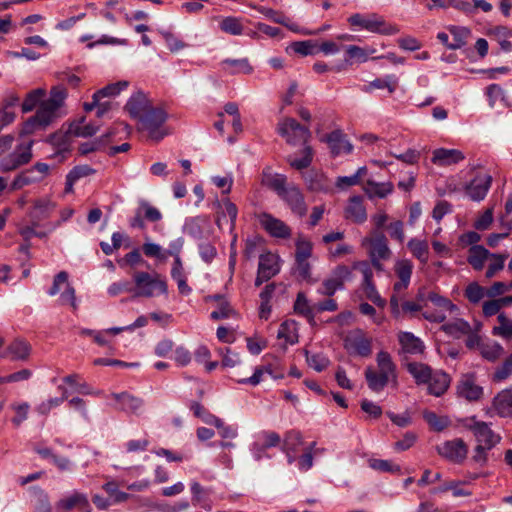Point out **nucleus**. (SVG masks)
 I'll list each match as a JSON object with an SVG mask.
<instances>
[{
    "label": "nucleus",
    "instance_id": "nucleus-10",
    "mask_svg": "<svg viewBox=\"0 0 512 512\" xmlns=\"http://www.w3.org/2000/svg\"><path fill=\"white\" fill-rule=\"evenodd\" d=\"M59 303L61 305H70L73 311L78 309L76 299V291L69 282V275L65 271H61L55 275L53 284L47 291L49 296H55L60 293Z\"/></svg>",
    "mask_w": 512,
    "mask_h": 512
},
{
    "label": "nucleus",
    "instance_id": "nucleus-43",
    "mask_svg": "<svg viewBox=\"0 0 512 512\" xmlns=\"http://www.w3.org/2000/svg\"><path fill=\"white\" fill-rule=\"evenodd\" d=\"M479 351L483 358L488 361H495L500 358L503 353V347L496 341L487 340L479 345Z\"/></svg>",
    "mask_w": 512,
    "mask_h": 512
},
{
    "label": "nucleus",
    "instance_id": "nucleus-11",
    "mask_svg": "<svg viewBox=\"0 0 512 512\" xmlns=\"http://www.w3.org/2000/svg\"><path fill=\"white\" fill-rule=\"evenodd\" d=\"M278 133L290 145H306L311 133L305 126L300 125L293 118H284L278 124Z\"/></svg>",
    "mask_w": 512,
    "mask_h": 512
},
{
    "label": "nucleus",
    "instance_id": "nucleus-24",
    "mask_svg": "<svg viewBox=\"0 0 512 512\" xmlns=\"http://www.w3.org/2000/svg\"><path fill=\"white\" fill-rule=\"evenodd\" d=\"M345 218L355 223L361 224L367 220V212L364 200L361 196H352L348 199L345 207Z\"/></svg>",
    "mask_w": 512,
    "mask_h": 512
},
{
    "label": "nucleus",
    "instance_id": "nucleus-31",
    "mask_svg": "<svg viewBox=\"0 0 512 512\" xmlns=\"http://www.w3.org/2000/svg\"><path fill=\"white\" fill-rule=\"evenodd\" d=\"M493 408L500 417L512 418V390L499 392L493 399Z\"/></svg>",
    "mask_w": 512,
    "mask_h": 512
},
{
    "label": "nucleus",
    "instance_id": "nucleus-17",
    "mask_svg": "<svg viewBox=\"0 0 512 512\" xmlns=\"http://www.w3.org/2000/svg\"><path fill=\"white\" fill-rule=\"evenodd\" d=\"M363 247H369V256L389 259L392 252L388 246V240L383 233L375 232L372 236L364 237L361 241Z\"/></svg>",
    "mask_w": 512,
    "mask_h": 512
},
{
    "label": "nucleus",
    "instance_id": "nucleus-51",
    "mask_svg": "<svg viewBox=\"0 0 512 512\" xmlns=\"http://www.w3.org/2000/svg\"><path fill=\"white\" fill-rule=\"evenodd\" d=\"M45 95L46 91L43 88L30 91L22 103V111L24 113L32 111L38 104L40 105Z\"/></svg>",
    "mask_w": 512,
    "mask_h": 512
},
{
    "label": "nucleus",
    "instance_id": "nucleus-33",
    "mask_svg": "<svg viewBox=\"0 0 512 512\" xmlns=\"http://www.w3.org/2000/svg\"><path fill=\"white\" fill-rule=\"evenodd\" d=\"M491 252L482 245H472L468 251L467 262L474 270L480 271L491 257Z\"/></svg>",
    "mask_w": 512,
    "mask_h": 512
},
{
    "label": "nucleus",
    "instance_id": "nucleus-13",
    "mask_svg": "<svg viewBox=\"0 0 512 512\" xmlns=\"http://www.w3.org/2000/svg\"><path fill=\"white\" fill-rule=\"evenodd\" d=\"M33 141L19 144L13 152L0 160V170L8 172L27 164L32 159Z\"/></svg>",
    "mask_w": 512,
    "mask_h": 512
},
{
    "label": "nucleus",
    "instance_id": "nucleus-59",
    "mask_svg": "<svg viewBox=\"0 0 512 512\" xmlns=\"http://www.w3.org/2000/svg\"><path fill=\"white\" fill-rule=\"evenodd\" d=\"M369 467L376 471L389 472V473H400L401 468L399 465L389 460L383 459H370L368 461Z\"/></svg>",
    "mask_w": 512,
    "mask_h": 512
},
{
    "label": "nucleus",
    "instance_id": "nucleus-45",
    "mask_svg": "<svg viewBox=\"0 0 512 512\" xmlns=\"http://www.w3.org/2000/svg\"><path fill=\"white\" fill-rule=\"evenodd\" d=\"M88 506L87 496L80 492H73L71 495L61 499L58 507L64 510H70L75 507L86 508Z\"/></svg>",
    "mask_w": 512,
    "mask_h": 512
},
{
    "label": "nucleus",
    "instance_id": "nucleus-16",
    "mask_svg": "<svg viewBox=\"0 0 512 512\" xmlns=\"http://www.w3.org/2000/svg\"><path fill=\"white\" fill-rule=\"evenodd\" d=\"M437 452L453 463H461L467 457L468 447L462 439L456 438L438 445Z\"/></svg>",
    "mask_w": 512,
    "mask_h": 512
},
{
    "label": "nucleus",
    "instance_id": "nucleus-46",
    "mask_svg": "<svg viewBox=\"0 0 512 512\" xmlns=\"http://www.w3.org/2000/svg\"><path fill=\"white\" fill-rule=\"evenodd\" d=\"M294 310L297 314L307 318L309 322L314 320V312L316 311L315 305L311 306L303 293H298L294 304Z\"/></svg>",
    "mask_w": 512,
    "mask_h": 512
},
{
    "label": "nucleus",
    "instance_id": "nucleus-6",
    "mask_svg": "<svg viewBox=\"0 0 512 512\" xmlns=\"http://www.w3.org/2000/svg\"><path fill=\"white\" fill-rule=\"evenodd\" d=\"M166 119L167 113L164 109L152 107L138 120V128L141 131L147 132L150 139L160 141L167 134L163 129Z\"/></svg>",
    "mask_w": 512,
    "mask_h": 512
},
{
    "label": "nucleus",
    "instance_id": "nucleus-21",
    "mask_svg": "<svg viewBox=\"0 0 512 512\" xmlns=\"http://www.w3.org/2000/svg\"><path fill=\"white\" fill-rule=\"evenodd\" d=\"M110 397L116 402L115 409L129 413L138 414L143 407V400L127 392L112 393Z\"/></svg>",
    "mask_w": 512,
    "mask_h": 512
},
{
    "label": "nucleus",
    "instance_id": "nucleus-52",
    "mask_svg": "<svg viewBox=\"0 0 512 512\" xmlns=\"http://www.w3.org/2000/svg\"><path fill=\"white\" fill-rule=\"evenodd\" d=\"M102 488L114 504L126 502L130 498V494L118 489V484L115 481L106 482Z\"/></svg>",
    "mask_w": 512,
    "mask_h": 512
},
{
    "label": "nucleus",
    "instance_id": "nucleus-9",
    "mask_svg": "<svg viewBox=\"0 0 512 512\" xmlns=\"http://www.w3.org/2000/svg\"><path fill=\"white\" fill-rule=\"evenodd\" d=\"M60 115V111L42 101L38 106L36 114L24 123L22 134H32L36 130L45 129L59 118Z\"/></svg>",
    "mask_w": 512,
    "mask_h": 512
},
{
    "label": "nucleus",
    "instance_id": "nucleus-54",
    "mask_svg": "<svg viewBox=\"0 0 512 512\" xmlns=\"http://www.w3.org/2000/svg\"><path fill=\"white\" fill-rule=\"evenodd\" d=\"M219 26L223 32L230 35H241L244 31V27L240 19L232 16L222 19Z\"/></svg>",
    "mask_w": 512,
    "mask_h": 512
},
{
    "label": "nucleus",
    "instance_id": "nucleus-2",
    "mask_svg": "<svg viewBox=\"0 0 512 512\" xmlns=\"http://www.w3.org/2000/svg\"><path fill=\"white\" fill-rule=\"evenodd\" d=\"M377 368L368 366L365 369V380L369 389L379 393L389 384L397 385V368L391 355L386 351H379L376 355Z\"/></svg>",
    "mask_w": 512,
    "mask_h": 512
},
{
    "label": "nucleus",
    "instance_id": "nucleus-50",
    "mask_svg": "<svg viewBox=\"0 0 512 512\" xmlns=\"http://www.w3.org/2000/svg\"><path fill=\"white\" fill-rule=\"evenodd\" d=\"M67 95L68 93L66 88L62 85H57L51 88L50 96L47 100H44V102L60 111L61 107L64 105Z\"/></svg>",
    "mask_w": 512,
    "mask_h": 512
},
{
    "label": "nucleus",
    "instance_id": "nucleus-4",
    "mask_svg": "<svg viewBox=\"0 0 512 512\" xmlns=\"http://www.w3.org/2000/svg\"><path fill=\"white\" fill-rule=\"evenodd\" d=\"M136 297L152 298L159 294H167L168 286L164 278L159 274H150L148 272H135L133 274Z\"/></svg>",
    "mask_w": 512,
    "mask_h": 512
},
{
    "label": "nucleus",
    "instance_id": "nucleus-39",
    "mask_svg": "<svg viewBox=\"0 0 512 512\" xmlns=\"http://www.w3.org/2000/svg\"><path fill=\"white\" fill-rule=\"evenodd\" d=\"M407 371L415 379L417 384H426L432 377L431 368L424 363L410 362L407 364Z\"/></svg>",
    "mask_w": 512,
    "mask_h": 512
},
{
    "label": "nucleus",
    "instance_id": "nucleus-34",
    "mask_svg": "<svg viewBox=\"0 0 512 512\" xmlns=\"http://www.w3.org/2000/svg\"><path fill=\"white\" fill-rule=\"evenodd\" d=\"M458 393L469 401H476L481 398L483 389L471 377L465 376L458 385Z\"/></svg>",
    "mask_w": 512,
    "mask_h": 512
},
{
    "label": "nucleus",
    "instance_id": "nucleus-35",
    "mask_svg": "<svg viewBox=\"0 0 512 512\" xmlns=\"http://www.w3.org/2000/svg\"><path fill=\"white\" fill-rule=\"evenodd\" d=\"M277 338L283 340L285 345H294L298 342V324L295 320L288 319L281 323Z\"/></svg>",
    "mask_w": 512,
    "mask_h": 512
},
{
    "label": "nucleus",
    "instance_id": "nucleus-53",
    "mask_svg": "<svg viewBox=\"0 0 512 512\" xmlns=\"http://www.w3.org/2000/svg\"><path fill=\"white\" fill-rule=\"evenodd\" d=\"M98 131V127L92 124H84V118L70 125L69 133L77 137H91Z\"/></svg>",
    "mask_w": 512,
    "mask_h": 512
},
{
    "label": "nucleus",
    "instance_id": "nucleus-57",
    "mask_svg": "<svg viewBox=\"0 0 512 512\" xmlns=\"http://www.w3.org/2000/svg\"><path fill=\"white\" fill-rule=\"evenodd\" d=\"M486 292L484 287L477 282H472L465 288L464 296L470 303L478 304L487 295Z\"/></svg>",
    "mask_w": 512,
    "mask_h": 512
},
{
    "label": "nucleus",
    "instance_id": "nucleus-36",
    "mask_svg": "<svg viewBox=\"0 0 512 512\" xmlns=\"http://www.w3.org/2000/svg\"><path fill=\"white\" fill-rule=\"evenodd\" d=\"M428 384V391L434 396H441L446 392L450 384V377L448 374L442 371L432 372Z\"/></svg>",
    "mask_w": 512,
    "mask_h": 512
},
{
    "label": "nucleus",
    "instance_id": "nucleus-64",
    "mask_svg": "<svg viewBox=\"0 0 512 512\" xmlns=\"http://www.w3.org/2000/svg\"><path fill=\"white\" fill-rule=\"evenodd\" d=\"M423 418L425 421L436 431H442L448 426V419L446 417H439L434 412L424 411Z\"/></svg>",
    "mask_w": 512,
    "mask_h": 512
},
{
    "label": "nucleus",
    "instance_id": "nucleus-22",
    "mask_svg": "<svg viewBox=\"0 0 512 512\" xmlns=\"http://www.w3.org/2000/svg\"><path fill=\"white\" fill-rule=\"evenodd\" d=\"M464 159L465 155L459 149L437 148L432 152L431 162L437 166H450Z\"/></svg>",
    "mask_w": 512,
    "mask_h": 512
},
{
    "label": "nucleus",
    "instance_id": "nucleus-27",
    "mask_svg": "<svg viewBox=\"0 0 512 512\" xmlns=\"http://www.w3.org/2000/svg\"><path fill=\"white\" fill-rule=\"evenodd\" d=\"M56 208V203L50 197H43L33 202L29 217L37 222H41L50 217Z\"/></svg>",
    "mask_w": 512,
    "mask_h": 512
},
{
    "label": "nucleus",
    "instance_id": "nucleus-48",
    "mask_svg": "<svg viewBox=\"0 0 512 512\" xmlns=\"http://www.w3.org/2000/svg\"><path fill=\"white\" fill-rule=\"evenodd\" d=\"M427 300L432 302L437 308L447 310L449 315H457L459 312V308L451 300L434 291L427 293Z\"/></svg>",
    "mask_w": 512,
    "mask_h": 512
},
{
    "label": "nucleus",
    "instance_id": "nucleus-32",
    "mask_svg": "<svg viewBox=\"0 0 512 512\" xmlns=\"http://www.w3.org/2000/svg\"><path fill=\"white\" fill-rule=\"evenodd\" d=\"M221 69L230 75L235 74H251L253 67L250 65L247 58L240 59H224L220 62Z\"/></svg>",
    "mask_w": 512,
    "mask_h": 512
},
{
    "label": "nucleus",
    "instance_id": "nucleus-25",
    "mask_svg": "<svg viewBox=\"0 0 512 512\" xmlns=\"http://www.w3.org/2000/svg\"><path fill=\"white\" fill-rule=\"evenodd\" d=\"M362 189H363L365 195L370 200L384 199L393 193L394 185L390 181L377 182L375 180L368 179L365 182Z\"/></svg>",
    "mask_w": 512,
    "mask_h": 512
},
{
    "label": "nucleus",
    "instance_id": "nucleus-23",
    "mask_svg": "<svg viewBox=\"0 0 512 512\" xmlns=\"http://www.w3.org/2000/svg\"><path fill=\"white\" fill-rule=\"evenodd\" d=\"M125 107L130 116L138 121L153 106L144 93L138 92L129 98Z\"/></svg>",
    "mask_w": 512,
    "mask_h": 512
},
{
    "label": "nucleus",
    "instance_id": "nucleus-19",
    "mask_svg": "<svg viewBox=\"0 0 512 512\" xmlns=\"http://www.w3.org/2000/svg\"><path fill=\"white\" fill-rule=\"evenodd\" d=\"M491 183L489 174L479 173L465 185V192L472 201L480 202L486 197Z\"/></svg>",
    "mask_w": 512,
    "mask_h": 512
},
{
    "label": "nucleus",
    "instance_id": "nucleus-44",
    "mask_svg": "<svg viewBox=\"0 0 512 512\" xmlns=\"http://www.w3.org/2000/svg\"><path fill=\"white\" fill-rule=\"evenodd\" d=\"M448 31L453 37V41L451 45H449V49L457 50L462 48L467 41V38L470 35V30L466 27L450 25L447 27Z\"/></svg>",
    "mask_w": 512,
    "mask_h": 512
},
{
    "label": "nucleus",
    "instance_id": "nucleus-5",
    "mask_svg": "<svg viewBox=\"0 0 512 512\" xmlns=\"http://www.w3.org/2000/svg\"><path fill=\"white\" fill-rule=\"evenodd\" d=\"M348 23L353 27H358L371 33L382 35H393L398 32L396 27L388 25L384 18L378 14H352L348 19Z\"/></svg>",
    "mask_w": 512,
    "mask_h": 512
},
{
    "label": "nucleus",
    "instance_id": "nucleus-7",
    "mask_svg": "<svg viewBox=\"0 0 512 512\" xmlns=\"http://www.w3.org/2000/svg\"><path fill=\"white\" fill-rule=\"evenodd\" d=\"M461 425L473 433L477 444H483L486 448H494L502 439L499 434L491 429L490 424L478 420L476 416L462 419Z\"/></svg>",
    "mask_w": 512,
    "mask_h": 512
},
{
    "label": "nucleus",
    "instance_id": "nucleus-29",
    "mask_svg": "<svg viewBox=\"0 0 512 512\" xmlns=\"http://www.w3.org/2000/svg\"><path fill=\"white\" fill-rule=\"evenodd\" d=\"M402 350L408 354H422L425 350L423 341L411 332H401L398 335Z\"/></svg>",
    "mask_w": 512,
    "mask_h": 512
},
{
    "label": "nucleus",
    "instance_id": "nucleus-38",
    "mask_svg": "<svg viewBox=\"0 0 512 512\" xmlns=\"http://www.w3.org/2000/svg\"><path fill=\"white\" fill-rule=\"evenodd\" d=\"M441 329L453 338H460L472 331L470 324L461 318L443 324Z\"/></svg>",
    "mask_w": 512,
    "mask_h": 512
},
{
    "label": "nucleus",
    "instance_id": "nucleus-8",
    "mask_svg": "<svg viewBox=\"0 0 512 512\" xmlns=\"http://www.w3.org/2000/svg\"><path fill=\"white\" fill-rule=\"evenodd\" d=\"M394 271L399 281L393 285V295L390 298V305L393 312H398L401 293L406 290L410 284L413 263L409 259H400L395 262Z\"/></svg>",
    "mask_w": 512,
    "mask_h": 512
},
{
    "label": "nucleus",
    "instance_id": "nucleus-28",
    "mask_svg": "<svg viewBox=\"0 0 512 512\" xmlns=\"http://www.w3.org/2000/svg\"><path fill=\"white\" fill-rule=\"evenodd\" d=\"M261 183L272 189L280 196L288 187L286 176L283 174L273 173L270 168H266L262 172Z\"/></svg>",
    "mask_w": 512,
    "mask_h": 512
},
{
    "label": "nucleus",
    "instance_id": "nucleus-58",
    "mask_svg": "<svg viewBox=\"0 0 512 512\" xmlns=\"http://www.w3.org/2000/svg\"><path fill=\"white\" fill-rule=\"evenodd\" d=\"M128 86H129V82L125 81V80L118 81V82L112 83V84H108L107 86L98 90L96 92V96H100L101 98L115 97V96L119 95L123 90L127 89Z\"/></svg>",
    "mask_w": 512,
    "mask_h": 512
},
{
    "label": "nucleus",
    "instance_id": "nucleus-1",
    "mask_svg": "<svg viewBox=\"0 0 512 512\" xmlns=\"http://www.w3.org/2000/svg\"><path fill=\"white\" fill-rule=\"evenodd\" d=\"M377 368L368 366L365 369V380L369 389L379 393L389 384L397 385V368L391 355L386 351H379L376 355Z\"/></svg>",
    "mask_w": 512,
    "mask_h": 512
},
{
    "label": "nucleus",
    "instance_id": "nucleus-49",
    "mask_svg": "<svg viewBox=\"0 0 512 512\" xmlns=\"http://www.w3.org/2000/svg\"><path fill=\"white\" fill-rule=\"evenodd\" d=\"M498 326L493 327L492 334L503 339H512V319L508 318L505 313L497 316Z\"/></svg>",
    "mask_w": 512,
    "mask_h": 512
},
{
    "label": "nucleus",
    "instance_id": "nucleus-42",
    "mask_svg": "<svg viewBox=\"0 0 512 512\" xmlns=\"http://www.w3.org/2000/svg\"><path fill=\"white\" fill-rule=\"evenodd\" d=\"M30 352V345L22 339L14 340L7 347V353L13 360H26Z\"/></svg>",
    "mask_w": 512,
    "mask_h": 512
},
{
    "label": "nucleus",
    "instance_id": "nucleus-47",
    "mask_svg": "<svg viewBox=\"0 0 512 512\" xmlns=\"http://www.w3.org/2000/svg\"><path fill=\"white\" fill-rule=\"evenodd\" d=\"M313 160V151L312 148L308 145H305L302 156L297 158L293 155L288 156L287 161L290 166L296 170H303L310 166Z\"/></svg>",
    "mask_w": 512,
    "mask_h": 512
},
{
    "label": "nucleus",
    "instance_id": "nucleus-63",
    "mask_svg": "<svg viewBox=\"0 0 512 512\" xmlns=\"http://www.w3.org/2000/svg\"><path fill=\"white\" fill-rule=\"evenodd\" d=\"M305 354L308 365L317 372L323 371L329 364V359L321 353L309 354V352L306 351Z\"/></svg>",
    "mask_w": 512,
    "mask_h": 512
},
{
    "label": "nucleus",
    "instance_id": "nucleus-3",
    "mask_svg": "<svg viewBox=\"0 0 512 512\" xmlns=\"http://www.w3.org/2000/svg\"><path fill=\"white\" fill-rule=\"evenodd\" d=\"M377 368L368 366L365 369V380L369 389L379 393L389 384L397 385V368L391 355L386 351H379L376 355Z\"/></svg>",
    "mask_w": 512,
    "mask_h": 512
},
{
    "label": "nucleus",
    "instance_id": "nucleus-61",
    "mask_svg": "<svg viewBox=\"0 0 512 512\" xmlns=\"http://www.w3.org/2000/svg\"><path fill=\"white\" fill-rule=\"evenodd\" d=\"M329 277L344 288V283L352 279V268L343 264L338 265L332 270Z\"/></svg>",
    "mask_w": 512,
    "mask_h": 512
},
{
    "label": "nucleus",
    "instance_id": "nucleus-40",
    "mask_svg": "<svg viewBox=\"0 0 512 512\" xmlns=\"http://www.w3.org/2000/svg\"><path fill=\"white\" fill-rule=\"evenodd\" d=\"M407 247L410 250L411 254L419 260L422 264H427L428 262V254H429V245L426 240H421L418 238H411Z\"/></svg>",
    "mask_w": 512,
    "mask_h": 512
},
{
    "label": "nucleus",
    "instance_id": "nucleus-55",
    "mask_svg": "<svg viewBox=\"0 0 512 512\" xmlns=\"http://www.w3.org/2000/svg\"><path fill=\"white\" fill-rule=\"evenodd\" d=\"M67 399L68 391L65 390L61 397L49 398L37 405L35 410L40 415H48L52 409L59 407Z\"/></svg>",
    "mask_w": 512,
    "mask_h": 512
},
{
    "label": "nucleus",
    "instance_id": "nucleus-41",
    "mask_svg": "<svg viewBox=\"0 0 512 512\" xmlns=\"http://www.w3.org/2000/svg\"><path fill=\"white\" fill-rule=\"evenodd\" d=\"M345 52L347 55L346 61L355 60L359 63H364L368 61L370 55L376 52V49L372 47H360L357 45H348L345 46Z\"/></svg>",
    "mask_w": 512,
    "mask_h": 512
},
{
    "label": "nucleus",
    "instance_id": "nucleus-18",
    "mask_svg": "<svg viewBox=\"0 0 512 512\" xmlns=\"http://www.w3.org/2000/svg\"><path fill=\"white\" fill-rule=\"evenodd\" d=\"M279 197L289 206L294 214L300 217L306 214L307 205L304 195L298 186L289 184Z\"/></svg>",
    "mask_w": 512,
    "mask_h": 512
},
{
    "label": "nucleus",
    "instance_id": "nucleus-14",
    "mask_svg": "<svg viewBox=\"0 0 512 512\" xmlns=\"http://www.w3.org/2000/svg\"><path fill=\"white\" fill-rule=\"evenodd\" d=\"M280 268V258L278 255L271 252L261 254L259 257L255 285L260 286L262 283L277 275Z\"/></svg>",
    "mask_w": 512,
    "mask_h": 512
},
{
    "label": "nucleus",
    "instance_id": "nucleus-37",
    "mask_svg": "<svg viewBox=\"0 0 512 512\" xmlns=\"http://www.w3.org/2000/svg\"><path fill=\"white\" fill-rule=\"evenodd\" d=\"M398 85V78L393 75H386L383 78H377L362 88V91L371 93L374 89H387L390 94L394 93Z\"/></svg>",
    "mask_w": 512,
    "mask_h": 512
},
{
    "label": "nucleus",
    "instance_id": "nucleus-12",
    "mask_svg": "<svg viewBox=\"0 0 512 512\" xmlns=\"http://www.w3.org/2000/svg\"><path fill=\"white\" fill-rule=\"evenodd\" d=\"M344 348L350 355L369 357L372 354V338L360 329L353 330L345 337Z\"/></svg>",
    "mask_w": 512,
    "mask_h": 512
},
{
    "label": "nucleus",
    "instance_id": "nucleus-15",
    "mask_svg": "<svg viewBox=\"0 0 512 512\" xmlns=\"http://www.w3.org/2000/svg\"><path fill=\"white\" fill-rule=\"evenodd\" d=\"M49 173V165L46 163H36L31 168L26 169L17 175L12 183L13 189H21L25 186L42 181Z\"/></svg>",
    "mask_w": 512,
    "mask_h": 512
},
{
    "label": "nucleus",
    "instance_id": "nucleus-62",
    "mask_svg": "<svg viewBox=\"0 0 512 512\" xmlns=\"http://www.w3.org/2000/svg\"><path fill=\"white\" fill-rule=\"evenodd\" d=\"M140 212H142L143 217L150 222H158L162 219V213L160 210L154 206H152L147 201L139 202Z\"/></svg>",
    "mask_w": 512,
    "mask_h": 512
},
{
    "label": "nucleus",
    "instance_id": "nucleus-20",
    "mask_svg": "<svg viewBox=\"0 0 512 512\" xmlns=\"http://www.w3.org/2000/svg\"><path fill=\"white\" fill-rule=\"evenodd\" d=\"M261 226L275 238H288L291 235V229L280 219L275 218L269 213H261L258 216Z\"/></svg>",
    "mask_w": 512,
    "mask_h": 512
},
{
    "label": "nucleus",
    "instance_id": "nucleus-26",
    "mask_svg": "<svg viewBox=\"0 0 512 512\" xmlns=\"http://www.w3.org/2000/svg\"><path fill=\"white\" fill-rule=\"evenodd\" d=\"M303 179L307 188L313 192H324L327 193L330 191V184L327 177L323 172L310 169L303 173Z\"/></svg>",
    "mask_w": 512,
    "mask_h": 512
},
{
    "label": "nucleus",
    "instance_id": "nucleus-56",
    "mask_svg": "<svg viewBox=\"0 0 512 512\" xmlns=\"http://www.w3.org/2000/svg\"><path fill=\"white\" fill-rule=\"evenodd\" d=\"M508 258L507 253H492L490 259L493 260L487 268L486 278L494 277L499 271L503 270L505 261Z\"/></svg>",
    "mask_w": 512,
    "mask_h": 512
},
{
    "label": "nucleus",
    "instance_id": "nucleus-30",
    "mask_svg": "<svg viewBox=\"0 0 512 512\" xmlns=\"http://www.w3.org/2000/svg\"><path fill=\"white\" fill-rule=\"evenodd\" d=\"M325 141L333 155L348 154L353 148L341 131L331 132L326 136Z\"/></svg>",
    "mask_w": 512,
    "mask_h": 512
},
{
    "label": "nucleus",
    "instance_id": "nucleus-60",
    "mask_svg": "<svg viewBox=\"0 0 512 512\" xmlns=\"http://www.w3.org/2000/svg\"><path fill=\"white\" fill-rule=\"evenodd\" d=\"M353 269H357L362 273L365 289L375 291V286L372 283L373 271L370 264L366 261H358L353 264L352 270Z\"/></svg>",
    "mask_w": 512,
    "mask_h": 512
}]
</instances>
